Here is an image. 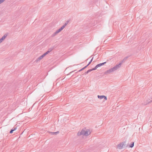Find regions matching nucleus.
<instances>
[{"instance_id": "obj_7", "label": "nucleus", "mask_w": 152, "mask_h": 152, "mask_svg": "<svg viewBox=\"0 0 152 152\" xmlns=\"http://www.w3.org/2000/svg\"><path fill=\"white\" fill-rule=\"evenodd\" d=\"M149 100H150V99L146 100L145 103H142V104L143 105H147V104H148L150 103H151V102H151V100H150V101Z\"/></svg>"}, {"instance_id": "obj_10", "label": "nucleus", "mask_w": 152, "mask_h": 152, "mask_svg": "<svg viewBox=\"0 0 152 152\" xmlns=\"http://www.w3.org/2000/svg\"><path fill=\"white\" fill-rule=\"evenodd\" d=\"M54 47H51L50 48H49L48 50L47 51V52H48V53L51 51L53 49Z\"/></svg>"}, {"instance_id": "obj_20", "label": "nucleus", "mask_w": 152, "mask_h": 152, "mask_svg": "<svg viewBox=\"0 0 152 152\" xmlns=\"http://www.w3.org/2000/svg\"><path fill=\"white\" fill-rule=\"evenodd\" d=\"M93 58H92L91 59V60L90 61H89V63H88V65H89L91 64V62L92 61H93Z\"/></svg>"}, {"instance_id": "obj_5", "label": "nucleus", "mask_w": 152, "mask_h": 152, "mask_svg": "<svg viewBox=\"0 0 152 152\" xmlns=\"http://www.w3.org/2000/svg\"><path fill=\"white\" fill-rule=\"evenodd\" d=\"M97 97L99 99H102L103 98H104V99L105 100H107V97L104 95H101V96L98 95Z\"/></svg>"}, {"instance_id": "obj_16", "label": "nucleus", "mask_w": 152, "mask_h": 152, "mask_svg": "<svg viewBox=\"0 0 152 152\" xmlns=\"http://www.w3.org/2000/svg\"><path fill=\"white\" fill-rule=\"evenodd\" d=\"M48 52H46L45 53H44L43 55H42L44 57L46 55L48 54Z\"/></svg>"}, {"instance_id": "obj_13", "label": "nucleus", "mask_w": 152, "mask_h": 152, "mask_svg": "<svg viewBox=\"0 0 152 152\" xmlns=\"http://www.w3.org/2000/svg\"><path fill=\"white\" fill-rule=\"evenodd\" d=\"M134 142H132L130 145H129V147L131 148L133 147L134 146Z\"/></svg>"}, {"instance_id": "obj_25", "label": "nucleus", "mask_w": 152, "mask_h": 152, "mask_svg": "<svg viewBox=\"0 0 152 152\" xmlns=\"http://www.w3.org/2000/svg\"><path fill=\"white\" fill-rule=\"evenodd\" d=\"M5 0H0V4L2 3Z\"/></svg>"}, {"instance_id": "obj_9", "label": "nucleus", "mask_w": 152, "mask_h": 152, "mask_svg": "<svg viewBox=\"0 0 152 152\" xmlns=\"http://www.w3.org/2000/svg\"><path fill=\"white\" fill-rule=\"evenodd\" d=\"M122 143H123L124 144L123 147H124V148H126L127 147L128 144H126V141L123 142H122Z\"/></svg>"}, {"instance_id": "obj_14", "label": "nucleus", "mask_w": 152, "mask_h": 152, "mask_svg": "<svg viewBox=\"0 0 152 152\" xmlns=\"http://www.w3.org/2000/svg\"><path fill=\"white\" fill-rule=\"evenodd\" d=\"M91 71V69H90L87 71L86 72H85L84 74V75H86L87 74H88L89 72Z\"/></svg>"}, {"instance_id": "obj_26", "label": "nucleus", "mask_w": 152, "mask_h": 152, "mask_svg": "<svg viewBox=\"0 0 152 152\" xmlns=\"http://www.w3.org/2000/svg\"><path fill=\"white\" fill-rule=\"evenodd\" d=\"M76 70H74V71H73L71 72H70V73H69V74H68V75H70L72 73V72H75V71Z\"/></svg>"}, {"instance_id": "obj_4", "label": "nucleus", "mask_w": 152, "mask_h": 152, "mask_svg": "<svg viewBox=\"0 0 152 152\" xmlns=\"http://www.w3.org/2000/svg\"><path fill=\"white\" fill-rule=\"evenodd\" d=\"M129 57L128 56H127L126 57H125L123 60H122L121 62L120 63L118 64V65L120 64V65H119V68L121 67V65L122 64L125 62V61Z\"/></svg>"}, {"instance_id": "obj_22", "label": "nucleus", "mask_w": 152, "mask_h": 152, "mask_svg": "<svg viewBox=\"0 0 152 152\" xmlns=\"http://www.w3.org/2000/svg\"><path fill=\"white\" fill-rule=\"evenodd\" d=\"M40 60V59H39V57H38L37 59L35 61V62H37L38 61H39Z\"/></svg>"}, {"instance_id": "obj_6", "label": "nucleus", "mask_w": 152, "mask_h": 152, "mask_svg": "<svg viewBox=\"0 0 152 152\" xmlns=\"http://www.w3.org/2000/svg\"><path fill=\"white\" fill-rule=\"evenodd\" d=\"M124 144L122 142L120 143L118 145V148L119 149H121L123 147Z\"/></svg>"}, {"instance_id": "obj_18", "label": "nucleus", "mask_w": 152, "mask_h": 152, "mask_svg": "<svg viewBox=\"0 0 152 152\" xmlns=\"http://www.w3.org/2000/svg\"><path fill=\"white\" fill-rule=\"evenodd\" d=\"M44 57L42 55H41V56H40V57H39V59H40V60L41 59H42V58H43Z\"/></svg>"}, {"instance_id": "obj_23", "label": "nucleus", "mask_w": 152, "mask_h": 152, "mask_svg": "<svg viewBox=\"0 0 152 152\" xmlns=\"http://www.w3.org/2000/svg\"><path fill=\"white\" fill-rule=\"evenodd\" d=\"M13 131H14L13 130H12V129L10 130V134H12L13 133Z\"/></svg>"}, {"instance_id": "obj_17", "label": "nucleus", "mask_w": 152, "mask_h": 152, "mask_svg": "<svg viewBox=\"0 0 152 152\" xmlns=\"http://www.w3.org/2000/svg\"><path fill=\"white\" fill-rule=\"evenodd\" d=\"M65 27V26L64 25L60 28V29L61 30V31H62Z\"/></svg>"}, {"instance_id": "obj_28", "label": "nucleus", "mask_w": 152, "mask_h": 152, "mask_svg": "<svg viewBox=\"0 0 152 152\" xmlns=\"http://www.w3.org/2000/svg\"><path fill=\"white\" fill-rule=\"evenodd\" d=\"M89 66L87 64L86 66H85L83 68V69H85V68H86L87 67H88V66Z\"/></svg>"}, {"instance_id": "obj_21", "label": "nucleus", "mask_w": 152, "mask_h": 152, "mask_svg": "<svg viewBox=\"0 0 152 152\" xmlns=\"http://www.w3.org/2000/svg\"><path fill=\"white\" fill-rule=\"evenodd\" d=\"M61 31V29H60V28H59L56 31L57 32V33H58L59 32Z\"/></svg>"}, {"instance_id": "obj_1", "label": "nucleus", "mask_w": 152, "mask_h": 152, "mask_svg": "<svg viewBox=\"0 0 152 152\" xmlns=\"http://www.w3.org/2000/svg\"><path fill=\"white\" fill-rule=\"evenodd\" d=\"M91 131L90 129H86V128H84L80 132H78L77 135L78 136L81 135L88 136L91 134Z\"/></svg>"}, {"instance_id": "obj_15", "label": "nucleus", "mask_w": 152, "mask_h": 152, "mask_svg": "<svg viewBox=\"0 0 152 152\" xmlns=\"http://www.w3.org/2000/svg\"><path fill=\"white\" fill-rule=\"evenodd\" d=\"M98 68V67H97V65H96L94 68H92V69H91V71H93V70H95Z\"/></svg>"}, {"instance_id": "obj_2", "label": "nucleus", "mask_w": 152, "mask_h": 152, "mask_svg": "<svg viewBox=\"0 0 152 152\" xmlns=\"http://www.w3.org/2000/svg\"><path fill=\"white\" fill-rule=\"evenodd\" d=\"M119 65H120V64L116 65L113 68L107 70L104 72V74L107 75L117 70L119 68V66H119Z\"/></svg>"}, {"instance_id": "obj_19", "label": "nucleus", "mask_w": 152, "mask_h": 152, "mask_svg": "<svg viewBox=\"0 0 152 152\" xmlns=\"http://www.w3.org/2000/svg\"><path fill=\"white\" fill-rule=\"evenodd\" d=\"M69 20H67L66 21V23L64 24V25L66 26L68 24V23L69 22Z\"/></svg>"}, {"instance_id": "obj_27", "label": "nucleus", "mask_w": 152, "mask_h": 152, "mask_svg": "<svg viewBox=\"0 0 152 152\" xmlns=\"http://www.w3.org/2000/svg\"><path fill=\"white\" fill-rule=\"evenodd\" d=\"M17 129V127H15V128H13L12 129L13 130V131H14L15 130Z\"/></svg>"}, {"instance_id": "obj_12", "label": "nucleus", "mask_w": 152, "mask_h": 152, "mask_svg": "<svg viewBox=\"0 0 152 152\" xmlns=\"http://www.w3.org/2000/svg\"><path fill=\"white\" fill-rule=\"evenodd\" d=\"M58 34V33H57L56 31L51 35V37H53L56 36Z\"/></svg>"}, {"instance_id": "obj_11", "label": "nucleus", "mask_w": 152, "mask_h": 152, "mask_svg": "<svg viewBox=\"0 0 152 152\" xmlns=\"http://www.w3.org/2000/svg\"><path fill=\"white\" fill-rule=\"evenodd\" d=\"M50 133L52 135H56L59 133V132L57 131L56 132H51Z\"/></svg>"}, {"instance_id": "obj_3", "label": "nucleus", "mask_w": 152, "mask_h": 152, "mask_svg": "<svg viewBox=\"0 0 152 152\" xmlns=\"http://www.w3.org/2000/svg\"><path fill=\"white\" fill-rule=\"evenodd\" d=\"M8 34V33H6L0 39V43H1L6 38Z\"/></svg>"}, {"instance_id": "obj_8", "label": "nucleus", "mask_w": 152, "mask_h": 152, "mask_svg": "<svg viewBox=\"0 0 152 152\" xmlns=\"http://www.w3.org/2000/svg\"><path fill=\"white\" fill-rule=\"evenodd\" d=\"M106 63V62H103V63H100V64H97L96 65L97 66V67H99L100 66H102L103 65L105 64Z\"/></svg>"}, {"instance_id": "obj_24", "label": "nucleus", "mask_w": 152, "mask_h": 152, "mask_svg": "<svg viewBox=\"0 0 152 152\" xmlns=\"http://www.w3.org/2000/svg\"><path fill=\"white\" fill-rule=\"evenodd\" d=\"M84 69H83V68H82V69H80V70H79L76 73H77L78 72H80L83 70Z\"/></svg>"}]
</instances>
